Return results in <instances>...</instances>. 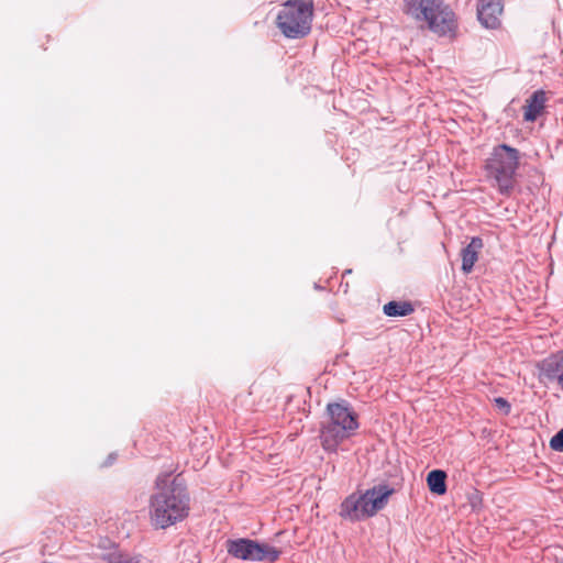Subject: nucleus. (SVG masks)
<instances>
[{
  "label": "nucleus",
  "instance_id": "obj_6",
  "mask_svg": "<svg viewBox=\"0 0 563 563\" xmlns=\"http://www.w3.org/2000/svg\"><path fill=\"white\" fill-rule=\"evenodd\" d=\"M519 159V151L507 144L495 146L487 158L486 170L494 178L501 194L507 195L514 188Z\"/></svg>",
  "mask_w": 563,
  "mask_h": 563
},
{
  "label": "nucleus",
  "instance_id": "obj_10",
  "mask_svg": "<svg viewBox=\"0 0 563 563\" xmlns=\"http://www.w3.org/2000/svg\"><path fill=\"white\" fill-rule=\"evenodd\" d=\"M483 249V240L481 238H472L471 242L462 249V271L464 274H470L473 271L474 264L478 260V253Z\"/></svg>",
  "mask_w": 563,
  "mask_h": 563
},
{
  "label": "nucleus",
  "instance_id": "obj_3",
  "mask_svg": "<svg viewBox=\"0 0 563 563\" xmlns=\"http://www.w3.org/2000/svg\"><path fill=\"white\" fill-rule=\"evenodd\" d=\"M404 11L417 21H424L441 36L453 35L456 31L455 13L443 0H406Z\"/></svg>",
  "mask_w": 563,
  "mask_h": 563
},
{
  "label": "nucleus",
  "instance_id": "obj_8",
  "mask_svg": "<svg viewBox=\"0 0 563 563\" xmlns=\"http://www.w3.org/2000/svg\"><path fill=\"white\" fill-rule=\"evenodd\" d=\"M538 368L541 379L555 382L561 390H563V350L543 358L538 364Z\"/></svg>",
  "mask_w": 563,
  "mask_h": 563
},
{
  "label": "nucleus",
  "instance_id": "obj_2",
  "mask_svg": "<svg viewBox=\"0 0 563 563\" xmlns=\"http://www.w3.org/2000/svg\"><path fill=\"white\" fill-rule=\"evenodd\" d=\"M357 429V415L346 401L328 404L320 428L323 450L336 452L340 443L353 437Z\"/></svg>",
  "mask_w": 563,
  "mask_h": 563
},
{
  "label": "nucleus",
  "instance_id": "obj_5",
  "mask_svg": "<svg viewBox=\"0 0 563 563\" xmlns=\"http://www.w3.org/2000/svg\"><path fill=\"white\" fill-rule=\"evenodd\" d=\"M391 493L386 485H379L361 495L352 494L342 501L340 516L350 521L372 517L385 507Z\"/></svg>",
  "mask_w": 563,
  "mask_h": 563
},
{
  "label": "nucleus",
  "instance_id": "obj_16",
  "mask_svg": "<svg viewBox=\"0 0 563 563\" xmlns=\"http://www.w3.org/2000/svg\"><path fill=\"white\" fill-rule=\"evenodd\" d=\"M496 407L501 410L505 415L510 412V404L503 397H497L494 399Z\"/></svg>",
  "mask_w": 563,
  "mask_h": 563
},
{
  "label": "nucleus",
  "instance_id": "obj_12",
  "mask_svg": "<svg viewBox=\"0 0 563 563\" xmlns=\"http://www.w3.org/2000/svg\"><path fill=\"white\" fill-rule=\"evenodd\" d=\"M427 483L431 493L443 495L446 492V473L442 470H433L428 474Z\"/></svg>",
  "mask_w": 563,
  "mask_h": 563
},
{
  "label": "nucleus",
  "instance_id": "obj_14",
  "mask_svg": "<svg viewBox=\"0 0 563 563\" xmlns=\"http://www.w3.org/2000/svg\"><path fill=\"white\" fill-rule=\"evenodd\" d=\"M101 558L107 563H140L137 555H130L129 553L122 552L118 548L103 553Z\"/></svg>",
  "mask_w": 563,
  "mask_h": 563
},
{
  "label": "nucleus",
  "instance_id": "obj_17",
  "mask_svg": "<svg viewBox=\"0 0 563 563\" xmlns=\"http://www.w3.org/2000/svg\"><path fill=\"white\" fill-rule=\"evenodd\" d=\"M114 460H115V455H114V454H110V455H109V457H108V462L106 463V465H110Z\"/></svg>",
  "mask_w": 563,
  "mask_h": 563
},
{
  "label": "nucleus",
  "instance_id": "obj_4",
  "mask_svg": "<svg viewBox=\"0 0 563 563\" xmlns=\"http://www.w3.org/2000/svg\"><path fill=\"white\" fill-rule=\"evenodd\" d=\"M312 16V0H287L277 14L276 24L286 37L302 38L310 33Z\"/></svg>",
  "mask_w": 563,
  "mask_h": 563
},
{
  "label": "nucleus",
  "instance_id": "obj_7",
  "mask_svg": "<svg viewBox=\"0 0 563 563\" xmlns=\"http://www.w3.org/2000/svg\"><path fill=\"white\" fill-rule=\"evenodd\" d=\"M228 553L236 559L251 562H269L277 561L282 551L268 543H262L256 540L241 538L229 540L227 542Z\"/></svg>",
  "mask_w": 563,
  "mask_h": 563
},
{
  "label": "nucleus",
  "instance_id": "obj_13",
  "mask_svg": "<svg viewBox=\"0 0 563 563\" xmlns=\"http://www.w3.org/2000/svg\"><path fill=\"white\" fill-rule=\"evenodd\" d=\"M383 311L388 317H405L413 311V307L406 301H389L384 305Z\"/></svg>",
  "mask_w": 563,
  "mask_h": 563
},
{
  "label": "nucleus",
  "instance_id": "obj_15",
  "mask_svg": "<svg viewBox=\"0 0 563 563\" xmlns=\"http://www.w3.org/2000/svg\"><path fill=\"white\" fill-rule=\"evenodd\" d=\"M550 448L553 451H563V428L550 440Z\"/></svg>",
  "mask_w": 563,
  "mask_h": 563
},
{
  "label": "nucleus",
  "instance_id": "obj_9",
  "mask_svg": "<svg viewBox=\"0 0 563 563\" xmlns=\"http://www.w3.org/2000/svg\"><path fill=\"white\" fill-rule=\"evenodd\" d=\"M501 12V0H479L477 16L485 27L496 29L499 25V16Z\"/></svg>",
  "mask_w": 563,
  "mask_h": 563
},
{
  "label": "nucleus",
  "instance_id": "obj_11",
  "mask_svg": "<svg viewBox=\"0 0 563 563\" xmlns=\"http://www.w3.org/2000/svg\"><path fill=\"white\" fill-rule=\"evenodd\" d=\"M545 101L547 96L543 90L534 91L525 106V120L530 122L534 121L542 113Z\"/></svg>",
  "mask_w": 563,
  "mask_h": 563
},
{
  "label": "nucleus",
  "instance_id": "obj_1",
  "mask_svg": "<svg viewBox=\"0 0 563 563\" xmlns=\"http://www.w3.org/2000/svg\"><path fill=\"white\" fill-rule=\"evenodd\" d=\"M190 510V496L179 476L158 475L150 497V520L155 529H167L186 519Z\"/></svg>",
  "mask_w": 563,
  "mask_h": 563
}]
</instances>
